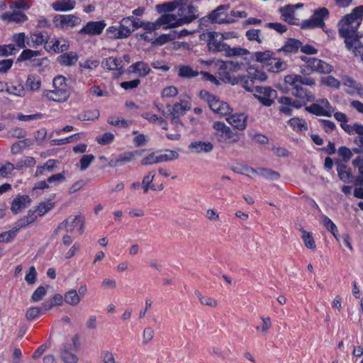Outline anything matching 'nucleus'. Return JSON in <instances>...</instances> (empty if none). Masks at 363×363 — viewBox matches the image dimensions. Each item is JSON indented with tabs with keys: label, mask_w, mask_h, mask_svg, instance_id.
I'll return each mask as SVG.
<instances>
[{
	"label": "nucleus",
	"mask_w": 363,
	"mask_h": 363,
	"mask_svg": "<svg viewBox=\"0 0 363 363\" xmlns=\"http://www.w3.org/2000/svg\"><path fill=\"white\" fill-rule=\"evenodd\" d=\"M301 75L291 74L285 76L284 83L288 86L293 87V90L300 86Z\"/></svg>",
	"instance_id": "obj_53"
},
{
	"label": "nucleus",
	"mask_w": 363,
	"mask_h": 363,
	"mask_svg": "<svg viewBox=\"0 0 363 363\" xmlns=\"http://www.w3.org/2000/svg\"><path fill=\"white\" fill-rule=\"evenodd\" d=\"M248 78H250L251 80H258L260 82H264L268 79L267 74L262 70L260 69H254L252 68H250L247 70Z\"/></svg>",
	"instance_id": "obj_47"
},
{
	"label": "nucleus",
	"mask_w": 363,
	"mask_h": 363,
	"mask_svg": "<svg viewBox=\"0 0 363 363\" xmlns=\"http://www.w3.org/2000/svg\"><path fill=\"white\" fill-rule=\"evenodd\" d=\"M81 18L73 14H57L53 18L54 26L60 29L66 30L79 25Z\"/></svg>",
	"instance_id": "obj_11"
},
{
	"label": "nucleus",
	"mask_w": 363,
	"mask_h": 363,
	"mask_svg": "<svg viewBox=\"0 0 363 363\" xmlns=\"http://www.w3.org/2000/svg\"><path fill=\"white\" fill-rule=\"evenodd\" d=\"M0 18L7 23H23L28 20V16L22 11L11 9V11L2 13Z\"/></svg>",
	"instance_id": "obj_19"
},
{
	"label": "nucleus",
	"mask_w": 363,
	"mask_h": 363,
	"mask_svg": "<svg viewBox=\"0 0 363 363\" xmlns=\"http://www.w3.org/2000/svg\"><path fill=\"white\" fill-rule=\"evenodd\" d=\"M177 74L182 78L191 79L197 77L199 72L193 69L189 65H180L177 66Z\"/></svg>",
	"instance_id": "obj_32"
},
{
	"label": "nucleus",
	"mask_w": 363,
	"mask_h": 363,
	"mask_svg": "<svg viewBox=\"0 0 363 363\" xmlns=\"http://www.w3.org/2000/svg\"><path fill=\"white\" fill-rule=\"evenodd\" d=\"M299 40L295 39H289L286 41L285 45L279 50V52L283 51L284 52H296L301 45Z\"/></svg>",
	"instance_id": "obj_42"
},
{
	"label": "nucleus",
	"mask_w": 363,
	"mask_h": 363,
	"mask_svg": "<svg viewBox=\"0 0 363 363\" xmlns=\"http://www.w3.org/2000/svg\"><path fill=\"white\" fill-rule=\"evenodd\" d=\"M320 82L322 84L334 89H339L341 85V82L330 75L322 77Z\"/></svg>",
	"instance_id": "obj_56"
},
{
	"label": "nucleus",
	"mask_w": 363,
	"mask_h": 363,
	"mask_svg": "<svg viewBox=\"0 0 363 363\" xmlns=\"http://www.w3.org/2000/svg\"><path fill=\"white\" fill-rule=\"evenodd\" d=\"M136 153H137L136 151L135 152H126L122 153V154L118 155V157L116 159L111 160L108 162V167H116L121 166L126 162H129L133 160V159L135 156Z\"/></svg>",
	"instance_id": "obj_28"
},
{
	"label": "nucleus",
	"mask_w": 363,
	"mask_h": 363,
	"mask_svg": "<svg viewBox=\"0 0 363 363\" xmlns=\"http://www.w3.org/2000/svg\"><path fill=\"white\" fill-rule=\"evenodd\" d=\"M254 96L264 106H271L274 103L277 92L270 86H257L252 91Z\"/></svg>",
	"instance_id": "obj_7"
},
{
	"label": "nucleus",
	"mask_w": 363,
	"mask_h": 363,
	"mask_svg": "<svg viewBox=\"0 0 363 363\" xmlns=\"http://www.w3.org/2000/svg\"><path fill=\"white\" fill-rule=\"evenodd\" d=\"M247 116L244 113L232 112L225 118L229 125L238 130H244L247 124Z\"/></svg>",
	"instance_id": "obj_18"
},
{
	"label": "nucleus",
	"mask_w": 363,
	"mask_h": 363,
	"mask_svg": "<svg viewBox=\"0 0 363 363\" xmlns=\"http://www.w3.org/2000/svg\"><path fill=\"white\" fill-rule=\"evenodd\" d=\"M191 105L189 100H181L180 103H175L173 105L171 113L178 116L184 115L187 111L191 109Z\"/></svg>",
	"instance_id": "obj_37"
},
{
	"label": "nucleus",
	"mask_w": 363,
	"mask_h": 363,
	"mask_svg": "<svg viewBox=\"0 0 363 363\" xmlns=\"http://www.w3.org/2000/svg\"><path fill=\"white\" fill-rule=\"evenodd\" d=\"M132 30L128 26V18H123L119 26H110L106 30L107 38L110 39L126 38L130 35Z\"/></svg>",
	"instance_id": "obj_8"
},
{
	"label": "nucleus",
	"mask_w": 363,
	"mask_h": 363,
	"mask_svg": "<svg viewBox=\"0 0 363 363\" xmlns=\"http://www.w3.org/2000/svg\"><path fill=\"white\" fill-rule=\"evenodd\" d=\"M47 294V289L45 286H38L33 293L30 301L33 303L39 302L43 299Z\"/></svg>",
	"instance_id": "obj_58"
},
{
	"label": "nucleus",
	"mask_w": 363,
	"mask_h": 363,
	"mask_svg": "<svg viewBox=\"0 0 363 363\" xmlns=\"http://www.w3.org/2000/svg\"><path fill=\"white\" fill-rule=\"evenodd\" d=\"M303 60L306 63V68L309 69L312 72L329 74L333 69L331 65L315 57H305L303 58Z\"/></svg>",
	"instance_id": "obj_12"
},
{
	"label": "nucleus",
	"mask_w": 363,
	"mask_h": 363,
	"mask_svg": "<svg viewBox=\"0 0 363 363\" xmlns=\"http://www.w3.org/2000/svg\"><path fill=\"white\" fill-rule=\"evenodd\" d=\"M26 86L32 91H37L40 89L41 81L38 77L30 76L26 80Z\"/></svg>",
	"instance_id": "obj_63"
},
{
	"label": "nucleus",
	"mask_w": 363,
	"mask_h": 363,
	"mask_svg": "<svg viewBox=\"0 0 363 363\" xmlns=\"http://www.w3.org/2000/svg\"><path fill=\"white\" fill-rule=\"evenodd\" d=\"M214 136L218 142L225 143H235L240 140V134L221 121L213 123Z\"/></svg>",
	"instance_id": "obj_4"
},
{
	"label": "nucleus",
	"mask_w": 363,
	"mask_h": 363,
	"mask_svg": "<svg viewBox=\"0 0 363 363\" xmlns=\"http://www.w3.org/2000/svg\"><path fill=\"white\" fill-rule=\"evenodd\" d=\"M177 12L185 24L191 23L199 16L197 8L191 4H183L178 6Z\"/></svg>",
	"instance_id": "obj_13"
},
{
	"label": "nucleus",
	"mask_w": 363,
	"mask_h": 363,
	"mask_svg": "<svg viewBox=\"0 0 363 363\" xmlns=\"http://www.w3.org/2000/svg\"><path fill=\"white\" fill-rule=\"evenodd\" d=\"M157 152L158 163L175 160L179 157L178 152L171 150H158Z\"/></svg>",
	"instance_id": "obj_34"
},
{
	"label": "nucleus",
	"mask_w": 363,
	"mask_h": 363,
	"mask_svg": "<svg viewBox=\"0 0 363 363\" xmlns=\"http://www.w3.org/2000/svg\"><path fill=\"white\" fill-rule=\"evenodd\" d=\"M306 111L316 116L330 117L334 113V108L326 99L317 100L315 103L305 108Z\"/></svg>",
	"instance_id": "obj_10"
},
{
	"label": "nucleus",
	"mask_w": 363,
	"mask_h": 363,
	"mask_svg": "<svg viewBox=\"0 0 363 363\" xmlns=\"http://www.w3.org/2000/svg\"><path fill=\"white\" fill-rule=\"evenodd\" d=\"M337 154L344 162L349 161L353 156L352 150L345 146L340 147L337 150Z\"/></svg>",
	"instance_id": "obj_64"
},
{
	"label": "nucleus",
	"mask_w": 363,
	"mask_h": 363,
	"mask_svg": "<svg viewBox=\"0 0 363 363\" xmlns=\"http://www.w3.org/2000/svg\"><path fill=\"white\" fill-rule=\"evenodd\" d=\"M41 53L38 50H33L30 49L23 50L21 55L18 56V61H27L31 60L32 59L39 57Z\"/></svg>",
	"instance_id": "obj_49"
},
{
	"label": "nucleus",
	"mask_w": 363,
	"mask_h": 363,
	"mask_svg": "<svg viewBox=\"0 0 363 363\" xmlns=\"http://www.w3.org/2000/svg\"><path fill=\"white\" fill-rule=\"evenodd\" d=\"M196 295L197 298L199 299L200 303L204 306L215 308L218 305V301L211 297L203 296L201 294V293L198 291L196 292Z\"/></svg>",
	"instance_id": "obj_57"
},
{
	"label": "nucleus",
	"mask_w": 363,
	"mask_h": 363,
	"mask_svg": "<svg viewBox=\"0 0 363 363\" xmlns=\"http://www.w3.org/2000/svg\"><path fill=\"white\" fill-rule=\"evenodd\" d=\"M106 26L104 21H89L79 30V34L99 35Z\"/></svg>",
	"instance_id": "obj_16"
},
{
	"label": "nucleus",
	"mask_w": 363,
	"mask_h": 363,
	"mask_svg": "<svg viewBox=\"0 0 363 363\" xmlns=\"http://www.w3.org/2000/svg\"><path fill=\"white\" fill-rule=\"evenodd\" d=\"M278 101L281 104L280 112L288 116L292 114V108H300L303 106L301 102L288 96H281Z\"/></svg>",
	"instance_id": "obj_20"
},
{
	"label": "nucleus",
	"mask_w": 363,
	"mask_h": 363,
	"mask_svg": "<svg viewBox=\"0 0 363 363\" xmlns=\"http://www.w3.org/2000/svg\"><path fill=\"white\" fill-rule=\"evenodd\" d=\"M347 128V133L350 135L357 134V135L354 138V143L363 148V125L359 123H354L351 126H346Z\"/></svg>",
	"instance_id": "obj_24"
},
{
	"label": "nucleus",
	"mask_w": 363,
	"mask_h": 363,
	"mask_svg": "<svg viewBox=\"0 0 363 363\" xmlns=\"http://www.w3.org/2000/svg\"><path fill=\"white\" fill-rule=\"evenodd\" d=\"M150 68L147 63L144 62H138L130 65L128 72L138 74L141 77H145L150 72Z\"/></svg>",
	"instance_id": "obj_29"
},
{
	"label": "nucleus",
	"mask_w": 363,
	"mask_h": 363,
	"mask_svg": "<svg viewBox=\"0 0 363 363\" xmlns=\"http://www.w3.org/2000/svg\"><path fill=\"white\" fill-rule=\"evenodd\" d=\"M31 199L28 195H18L11 203V210L13 213L18 214L28 208Z\"/></svg>",
	"instance_id": "obj_21"
},
{
	"label": "nucleus",
	"mask_w": 363,
	"mask_h": 363,
	"mask_svg": "<svg viewBox=\"0 0 363 363\" xmlns=\"http://www.w3.org/2000/svg\"><path fill=\"white\" fill-rule=\"evenodd\" d=\"M25 224H18L17 226L13 228L9 231H5L0 233V242H8L12 240L16 235L18 230L22 228Z\"/></svg>",
	"instance_id": "obj_39"
},
{
	"label": "nucleus",
	"mask_w": 363,
	"mask_h": 363,
	"mask_svg": "<svg viewBox=\"0 0 363 363\" xmlns=\"http://www.w3.org/2000/svg\"><path fill=\"white\" fill-rule=\"evenodd\" d=\"M48 40V36L45 33L35 31L30 35L28 38L27 45L33 48H36Z\"/></svg>",
	"instance_id": "obj_25"
},
{
	"label": "nucleus",
	"mask_w": 363,
	"mask_h": 363,
	"mask_svg": "<svg viewBox=\"0 0 363 363\" xmlns=\"http://www.w3.org/2000/svg\"><path fill=\"white\" fill-rule=\"evenodd\" d=\"M352 164L354 168L358 170V176L357 177V182L359 184H363V156H357L352 162Z\"/></svg>",
	"instance_id": "obj_43"
},
{
	"label": "nucleus",
	"mask_w": 363,
	"mask_h": 363,
	"mask_svg": "<svg viewBox=\"0 0 363 363\" xmlns=\"http://www.w3.org/2000/svg\"><path fill=\"white\" fill-rule=\"evenodd\" d=\"M329 11L326 8H320L315 11L310 19L305 20L301 23V28L311 29L320 28L324 26V21L328 17Z\"/></svg>",
	"instance_id": "obj_9"
},
{
	"label": "nucleus",
	"mask_w": 363,
	"mask_h": 363,
	"mask_svg": "<svg viewBox=\"0 0 363 363\" xmlns=\"http://www.w3.org/2000/svg\"><path fill=\"white\" fill-rule=\"evenodd\" d=\"M320 223L324 225L325 228L330 231V233L337 240H338L337 226L328 216L323 215L320 217Z\"/></svg>",
	"instance_id": "obj_46"
},
{
	"label": "nucleus",
	"mask_w": 363,
	"mask_h": 363,
	"mask_svg": "<svg viewBox=\"0 0 363 363\" xmlns=\"http://www.w3.org/2000/svg\"><path fill=\"white\" fill-rule=\"evenodd\" d=\"M252 59L265 67L268 72L279 73L287 69V63L275 57L271 50L257 51L252 54Z\"/></svg>",
	"instance_id": "obj_1"
},
{
	"label": "nucleus",
	"mask_w": 363,
	"mask_h": 363,
	"mask_svg": "<svg viewBox=\"0 0 363 363\" xmlns=\"http://www.w3.org/2000/svg\"><path fill=\"white\" fill-rule=\"evenodd\" d=\"M51 43L52 45L50 47V50H53L54 52H62L67 50L69 48V45L65 43L64 40L56 39L55 40H52Z\"/></svg>",
	"instance_id": "obj_60"
},
{
	"label": "nucleus",
	"mask_w": 363,
	"mask_h": 363,
	"mask_svg": "<svg viewBox=\"0 0 363 363\" xmlns=\"http://www.w3.org/2000/svg\"><path fill=\"white\" fill-rule=\"evenodd\" d=\"M64 301L71 306H76L81 302L82 298L77 290L70 289L65 294Z\"/></svg>",
	"instance_id": "obj_35"
},
{
	"label": "nucleus",
	"mask_w": 363,
	"mask_h": 363,
	"mask_svg": "<svg viewBox=\"0 0 363 363\" xmlns=\"http://www.w3.org/2000/svg\"><path fill=\"white\" fill-rule=\"evenodd\" d=\"M102 65L109 70H121L124 67L121 58L113 57L106 58L102 62Z\"/></svg>",
	"instance_id": "obj_31"
},
{
	"label": "nucleus",
	"mask_w": 363,
	"mask_h": 363,
	"mask_svg": "<svg viewBox=\"0 0 363 363\" xmlns=\"http://www.w3.org/2000/svg\"><path fill=\"white\" fill-rule=\"evenodd\" d=\"M337 172L339 179L344 182H347L352 177L351 170L344 164L337 165Z\"/></svg>",
	"instance_id": "obj_44"
},
{
	"label": "nucleus",
	"mask_w": 363,
	"mask_h": 363,
	"mask_svg": "<svg viewBox=\"0 0 363 363\" xmlns=\"http://www.w3.org/2000/svg\"><path fill=\"white\" fill-rule=\"evenodd\" d=\"M258 174L271 180H277L279 178V174L269 169H259Z\"/></svg>",
	"instance_id": "obj_61"
},
{
	"label": "nucleus",
	"mask_w": 363,
	"mask_h": 363,
	"mask_svg": "<svg viewBox=\"0 0 363 363\" xmlns=\"http://www.w3.org/2000/svg\"><path fill=\"white\" fill-rule=\"evenodd\" d=\"M79 59L77 54L74 52H67L60 55L58 57V61L61 65L70 66L74 65Z\"/></svg>",
	"instance_id": "obj_38"
},
{
	"label": "nucleus",
	"mask_w": 363,
	"mask_h": 363,
	"mask_svg": "<svg viewBox=\"0 0 363 363\" xmlns=\"http://www.w3.org/2000/svg\"><path fill=\"white\" fill-rule=\"evenodd\" d=\"M287 123L297 133H301L308 129L306 121L298 117H294L289 120Z\"/></svg>",
	"instance_id": "obj_36"
},
{
	"label": "nucleus",
	"mask_w": 363,
	"mask_h": 363,
	"mask_svg": "<svg viewBox=\"0 0 363 363\" xmlns=\"http://www.w3.org/2000/svg\"><path fill=\"white\" fill-rule=\"evenodd\" d=\"M133 133L136 135L133 140L135 146L140 147L145 145L147 143L149 140L147 135L143 133L138 134V131H133Z\"/></svg>",
	"instance_id": "obj_62"
},
{
	"label": "nucleus",
	"mask_w": 363,
	"mask_h": 363,
	"mask_svg": "<svg viewBox=\"0 0 363 363\" xmlns=\"http://www.w3.org/2000/svg\"><path fill=\"white\" fill-rule=\"evenodd\" d=\"M199 96L208 104L212 111L221 117L226 118L233 111V108L228 103L220 100L206 90H201Z\"/></svg>",
	"instance_id": "obj_3"
},
{
	"label": "nucleus",
	"mask_w": 363,
	"mask_h": 363,
	"mask_svg": "<svg viewBox=\"0 0 363 363\" xmlns=\"http://www.w3.org/2000/svg\"><path fill=\"white\" fill-rule=\"evenodd\" d=\"M57 162L55 160H49L44 164L38 166L35 171V176H40L45 174V172H51L57 166Z\"/></svg>",
	"instance_id": "obj_41"
},
{
	"label": "nucleus",
	"mask_w": 363,
	"mask_h": 363,
	"mask_svg": "<svg viewBox=\"0 0 363 363\" xmlns=\"http://www.w3.org/2000/svg\"><path fill=\"white\" fill-rule=\"evenodd\" d=\"M99 111L96 109L89 110L77 116V118L79 121H94L99 117Z\"/></svg>",
	"instance_id": "obj_52"
},
{
	"label": "nucleus",
	"mask_w": 363,
	"mask_h": 363,
	"mask_svg": "<svg viewBox=\"0 0 363 363\" xmlns=\"http://www.w3.org/2000/svg\"><path fill=\"white\" fill-rule=\"evenodd\" d=\"M6 91L16 96H23L25 95L24 87L21 84H7Z\"/></svg>",
	"instance_id": "obj_45"
},
{
	"label": "nucleus",
	"mask_w": 363,
	"mask_h": 363,
	"mask_svg": "<svg viewBox=\"0 0 363 363\" xmlns=\"http://www.w3.org/2000/svg\"><path fill=\"white\" fill-rule=\"evenodd\" d=\"M74 0H59L52 4V9L56 11H69L75 6Z\"/></svg>",
	"instance_id": "obj_33"
},
{
	"label": "nucleus",
	"mask_w": 363,
	"mask_h": 363,
	"mask_svg": "<svg viewBox=\"0 0 363 363\" xmlns=\"http://www.w3.org/2000/svg\"><path fill=\"white\" fill-rule=\"evenodd\" d=\"M162 26L164 29L174 28L185 25L178 13H167L160 17Z\"/></svg>",
	"instance_id": "obj_17"
},
{
	"label": "nucleus",
	"mask_w": 363,
	"mask_h": 363,
	"mask_svg": "<svg viewBox=\"0 0 363 363\" xmlns=\"http://www.w3.org/2000/svg\"><path fill=\"white\" fill-rule=\"evenodd\" d=\"M78 339L73 337L71 343H66L62 345L60 350V358L65 363H77L78 361L77 356L72 353L71 350L78 349Z\"/></svg>",
	"instance_id": "obj_14"
},
{
	"label": "nucleus",
	"mask_w": 363,
	"mask_h": 363,
	"mask_svg": "<svg viewBox=\"0 0 363 363\" xmlns=\"http://www.w3.org/2000/svg\"><path fill=\"white\" fill-rule=\"evenodd\" d=\"M188 147L192 153L202 154L211 152L213 149V145L208 141L196 140L191 142Z\"/></svg>",
	"instance_id": "obj_22"
},
{
	"label": "nucleus",
	"mask_w": 363,
	"mask_h": 363,
	"mask_svg": "<svg viewBox=\"0 0 363 363\" xmlns=\"http://www.w3.org/2000/svg\"><path fill=\"white\" fill-rule=\"evenodd\" d=\"M301 238L305 246L310 250H315L316 245L312 234L306 230H301Z\"/></svg>",
	"instance_id": "obj_51"
},
{
	"label": "nucleus",
	"mask_w": 363,
	"mask_h": 363,
	"mask_svg": "<svg viewBox=\"0 0 363 363\" xmlns=\"http://www.w3.org/2000/svg\"><path fill=\"white\" fill-rule=\"evenodd\" d=\"M13 41L16 43V45L18 49L25 48L27 45L28 38L24 33H15L12 36Z\"/></svg>",
	"instance_id": "obj_55"
},
{
	"label": "nucleus",
	"mask_w": 363,
	"mask_h": 363,
	"mask_svg": "<svg viewBox=\"0 0 363 363\" xmlns=\"http://www.w3.org/2000/svg\"><path fill=\"white\" fill-rule=\"evenodd\" d=\"M84 218L81 215L71 216L59 225V229H65L67 232H72L79 227V231L82 234L84 232Z\"/></svg>",
	"instance_id": "obj_15"
},
{
	"label": "nucleus",
	"mask_w": 363,
	"mask_h": 363,
	"mask_svg": "<svg viewBox=\"0 0 363 363\" xmlns=\"http://www.w3.org/2000/svg\"><path fill=\"white\" fill-rule=\"evenodd\" d=\"M178 7L177 2H167L162 4H158L156 6V9L159 13H172L175 11Z\"/></svg>",
	"instance_id": "obj_54"
},
{
	"label": "nucleus",
	"mask_w": 363,
	"mask_h": 363,
	"mask_svg": "<svg viewBox=\"0 0 363 363\" xmlns=\"http://www.w3.org/2000/svg\"><path fill=\"white\" fill-rule=\"evenodd\" d=\"M360 35H357L355 38H347L345 43L346 48L352 51L354 55L361 56L363 57V45L359 40Z\"/></svg>",
	"instance_id": "obj_23"
},
{
	"label": "nucleus",
	"mask_w": 363,
	"mask_h": 363,
	"mask_svg": "<svg viewBox=\"0 0 363 363\" xmlns=\"http://www.w3.org/2000/svg\"><path fill=\"white\" fill-rule=\"evenodd\" d=\"M293 94L303 101H314L313 94L308 91L306 89L303 88L301 86L293 90Z\"/></svg>",
	"instance_id": "obj_40"
},
{
	"label": "nucleus",
	"mask_w": 363,
	"mask_h": 363,
	"mask_svg": "<svg viewBox=\"0 0 363 363\" xmlns=\"http://www.w3.org/2000/svg\"><path fill=\"white\" fill-rule=\"evenodd\" d=\"M201 40L207 43L208 48L213 52H224L228 45L223 43L220 33L218 32H206L200 35Z\"/></svg>",
	"instance_id": "obj_6"
},
{
	"label": "nucleus",
	"mask_w": 363,
	"mask_h": 363,
	"mask_svg": "<svg viewBox=\"0 0 363 363\" xmlns=\"http://www.w3.org/2000/svg\"><path fill=\"white\" fill-rule=\"evenodd\" d=\"M14 169V164L11 162L0 164V177H9L12 174Z\"/></svg>",
	"instance_id": "obj_59"
},
{
	"label": "nucleus",
	"mask_w": 363,
	"mask_h": 363,
	"mask_svg": "<svg viewBox=\"0 0 363 363\" xmlns=\"http://www.w3.org/2000/svg\"><path fill=\"white\" fill-rule=\"evenodd\" d=\"M53 89L44 91V96L49 100L57 102L66 101L69 96V89L66 78L62 75L57 76L52 82Z\"/></svg>",
	"instance_id": "obj_2"
},
{
	"label": "nucleus",
	"mask_w": 363,
	"mask_h": 363,
	"mask_svg": "<svg viewBox=\"0 0 363 363\" xmlns=\"http://www.w3.org/2000/svg\"><path fill=\"white\" fill-rule=\"evenodd\" d=\"M280 13L281 14L282 19L288 22L290 24H296V18L294 16V6L287 5L280 8Z\"/></svg>",
	"instance_id": "obj_30"
},
{
	"label": "nucleus",
	"mask_w": 363,
	"mask_h": 363,
	"mask_svg": "<svg viewBox=\"0 0 363 363\" xmlns=\"http://www.w3.org/2000/svg\"><path fill=\"white\" fill-rule=\"evenodd\" d=\"M342 83L343 85L348 87V90L346 91L349 94H357L359 96H363V86L357 83L354 79L348 77H344L342 79Z\"/></svg>",
	"instance_id": "obj_27"
},
{
	"label": "nucleus",
	"mask_w": 363,
	"mask_h": 363,
	"mask_svg": "<svg viewBox=\"0 0 363 363\" xmlns=\"http://www.w3.org/2000/svg\"><path fill=\"white\" fill-rule=\"evenodd\" d=\"M220 78L225 82L231 84L232 85L239 84L240 80L238 77L232 76L230 74L229 70L227 71L224 67V69H220L219 71Z\"/></svg>",
	"instance_id": "obj_48"
},
{
	"label": "nucleus",
	"mask_w": 363,
	"mask_h": 363,
	"mask_svg": "<svg viewBox=\"0 0 363 363\" xmlns=\"http://www.w3.org/2000/svg\"><path fill=\"white\" fill-rule=\"evenodd\" d=\"M250 53L249 50L242 48H230L227 45L225 51V55L227 57L233 56H243L247 55Z\"/></svg>",
	"instance_id": "obj_50"
},
{
	"label": "nucleus",
	"mask_w": 363,
	"mask_h": 363,
	"mask_svg": "<svg viewBox=\"0 0 363 363\" xmlns=\"http://www.w3.org/2000/svg\"><path fill=\"white\" fill-rule=\"evenodd\" d=\"M223 6H220L217 9L214 10L209 16V18L213 23H230L233 21V18L228 17L223 11Z\"/></svg>",
	"instance_id": "obj_26"
},
{
	"label": "nucleus",
	"mask_w": 363,
	"mask_h": 363,
	"mask_svg": "<svg viewBox=\"0 0 363 363\" xmlns=\"http://www.w3.org/2000/svg\"><path fill=\"white\" fill-rule=\"evenodd\" d=\"M360 26V20L354 18L352 16L346 15L338 23V31L341 37L345 38L346 41L347 38H355L359 35L357 32Z\"/></svg>",
	"instance_id": "obj_5"
}]
</instances>
